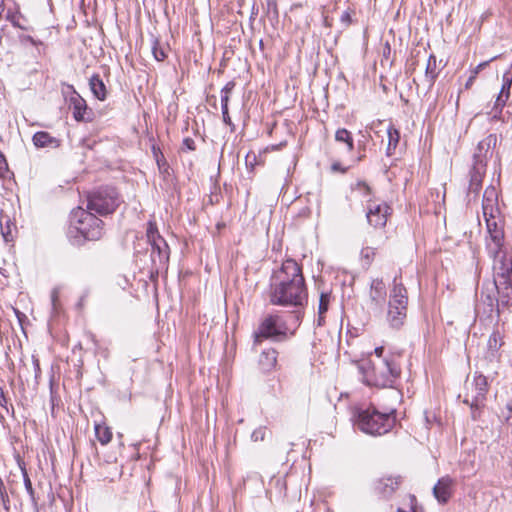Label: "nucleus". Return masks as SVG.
<instances>
[{
    "instance_id": "obj_1",
    "label": "nucleus",
    "mask_w": 512,
    "mask_h": 512,
    "mask_svg": "<svg viewBox=\"0 0 512 512\" xmlns=\"http://www.w3.org/2000/svg\"><path fill=\"white\" fill-rule=\"evenodd\" d=\"M360 369L364 383L376 388H394L401 375V368L394 358L370 359Z\"/></svg>"
},
{
    "instance_id": "obj_2",
    "label": "nucleus",
    "mask_w": 512,
    "mask_h": 512,
    "mask_svg": "<svg viewBox=\"0 0 512 512\" xmlns=\"http://www.w3.org/2000/svg\"><path fill=\"white\" fill-rule=\"evenodd\" d=\"M308 299L305 284L296 279L291 283L271 284L270 302L279 306H303Z\"/></svg>"
},
{
    "instance_id": "obj_3",
    "label": "nucleus",
    "mask_w": 512,
    "mask_h": 512,
    "mask_svg": "<svg viewBox=\"0 0 512 512\" xmlns=\"http://www.w3.org/2000/svg\"><path fill=\"white\" fill-rule=\"evenodd\" d=\"M395 409L381 413L376 409H366L359 413L357 426L369 435L377 436L389 432L395 424Z\"/></svg>"
},
{
    "instance_id": "obj_4",
    "label": "nucleus",
    "mask_w": 512,
    "mask_h": 512,
    "mask_svg": "<svg viewBox=\"0 0 512 512\" xmlns=\"http://www.w3.org/2000/svg\"><path fill=\"white\" fill-rule=\"evenodd\" d=\"M408 294L405 286L398 278L393 280L390 290L387 320L391 327L399 328L403 325L407 314Z\"/></svg>"
},
{
    "instance_id": "obj_5",
    "label": "nucleus",
    "mask_w": 512,
    "mask_h": 512,
    "mask_svg": "<svg viewBox=\"0 0 512 512\" xmlns=\"http://www.w3.org/2000/svg\"><path fill=\"white\" fill-rule=\"evenodd\" d=\"M493 259L494 285L499 292L506 290V297L512 289V257L507 254L506 247H500L497 253L488 252Z\"/></svg>"
},
{
    "instance_id": "obj_6",
    "label": "nucleus",
    "mask_w": 512,
    "mask_h": 512,
    "mask_svg": "<svg viewBox=\"0 0 512 512\" xmlns=\"http://www.w3.org/2000/svg\"><path fill=\"white\" fill-rule=\"evenodd\" d=\"M71 221L77 232L86 240H99L103 235V221L89 210L81 207L73 210Z\"/></svg>"
},
{
    "instance_id": "obj_7",
    "label": "nucleus",
    "mask_w": 512,
    "mask_h": 512,
    "mask_svg": "<svg viewBox=\"0 0 512 512\" xmlns=\"http://www.w3.org/2000/svg\"><path fill=\"white\" fill-rule=\"evenodd\" d=\"M288 326L282 316L268 314L259 323L257 330L253 333L254 345H259L265 339L281 341L288 337Z\"/></svg>"
},
{
    "instance_id": "obj_8",
    "label": "nucleus",
    "mask_w": 512,
    "mask_h": 512,
    "mask_svg": "<svg viewBox=\"0 0 512 512\" xmlns=\"http://www.w3.org/2000/svg\"><path fill=\"white\" fill-rule=\"evenodd\" d=\"M87 208L101 216L113 213L120 205L121 199L115 188L105 186L88 195Z\"/></svg>"
},
{
    "instance_id": "obj_9",
    "label": "nucleus",
    "mask_w": 512,
    "mask_h": 512,
    "mask_svg": "<svg viewBox=\"0 0 512 512\" xmlns=\"http://www.w3.org/2000/svg\"><path fill=\"white\" fill-rule=\"evenodd\" d=\"M146 236L151 246L150 256L152 266L158 272V270L164 268L169 261V246L166 240L158 233L156 225L152 222L148 224Z\"/></svg>"
},
{
    "instance_id": "obj_10",
    "label": "nucleus",
    "mask_w": 512,
    "mask_h": 512,
    "mask_svg": "<svg viewBox=\"0 0 512 512\" xmlns=\"http://www.w3.org/2000/svg\"><path fill=\"white\" fill-rule=\"evenodd\" d=\"M488 391L487 378L482 374H475L473 381L466 385L464 403H472L474 406L484 405Z\"/></svg>"
},
{
    "instance_id": "obj_11",
    "label": "nucleus",
    "mask_w": 512,
    "mask_h": 512,
    "mask_svg": "<svg viewBox=\"0 0 512 512\" xmlns=\"http://www.w3.org/2000/svg\"><path fill=\"white\" fill-rule=\"evenodd\" d=\"M485 220L488 232L486 250L487 252L497 253L500 247L505 246L503 227L496 221L495 213L492 216L485 217Z\"/></svg>"
},
{
    "instance_id": "obj_12",
    "label": "nucleus",
    "mask_w": 512,
    "mask_h": 512,
    "mask_svg": "<svg viewBox=\"0 0 512 512\" xmlns=\"http://www.w3.org/2000/svg\"><path fill=\"white\" fill-rule=\"evenodd\" d=\"M296 279L300 284H305L301 267L295 260L287 259L282 263L281 268L274 273L272 284L291 283Z\"/></svg>"
},
{
    "instance_id": "obj_13",
    "label": "nucleus",
    "mask_w": 512,
    "mask_h": 512,
    "mask_svg": "<svg viewBox=\"0 0 512 512\" xmlns=\"http://www.w3.org/2000/svg\"><path fill=\"white\" fill-rule=\"evenodd\" d=\"M390 213L391 207L387 203H376L372 199H367L366 218L369 225L374 228H384Z\"/></svg>"
},
{
    "instance_id": "obj_14",
    "label": "nucleus",
    "mask_w": 512,
    "mask_h": 512,
    "mask_svg": "<svg viewBox=\"0 0 512 512\" xmlns=\"http://www.w3.org/2000/svg\"><path fill=\"white\" fill-rule=\"evenodd\" d=\"M387 291L382 279L376 278L371 281L367 307L372 311H379L386 301Z\"/></svg>"
},
{
    "instance_id": "obj_15",
    "label": "nucleus",
    "mask_w": 512,
    "mask_h": 512,
    "mask_svg": "<svg viewBox=\"0 0 512 512\" xmlns=\"http://www.w3.org/2000/svg\"><path fill=\"white\" fill-rule=\"evenodd\" d=\"M70 107L73 110V117L76 121L90 122L93 119V112L88 108L86 101L73 90L69 99Z\"/></svg>"
},
{
    "instance_id": "obj_16",
    "label": "nucleus",
    "mask_w": 512,
    "mask_h": 512,
    "mask_svg": "<svg viewBox=\"0 0 512 512\" xmlns=\"http://www.w3.org/2000/svg\"><path fill=\"white\" fill-rule=\"evenodd\" d=\"M497 136L495 134H489L487 137L482 139L475 150L473 155L474 165L483 164L486 167L487 159L492 155V150L496 146Z\"/></svg>"
},
{
    "instance_id": "obj_17",
    "label": "nucleus",
    "mask_w": 512,
    "mask_h": 512,
    "mask_svg": "<svg viewBox=\"0 0 512 512\" xmlns=\"http://www.w3.org/2000/svg\"><path fill=\"white\" fill-rule=\"evenodd\" d=\"M401 482L400 476H384L374 482V490L382 498H389L399 488Z\"/></svg>"
},
{
    "instance_id": "obj_18",
    "label": "nucleus",
    "mask_w": 512,
    "mask_h": 512,
    "mask_svg": "<svg viewBox=\"0 0 512 512\" xmlns=\"http://www.w3.org/2000/svg\"><path fill=\"white\" fill-rule=\"evenodd\" d=\"M454 484V480L448 475L441 477L438 480L433 487V495L439 503L445 504L448 502L452 496Z\"/></svg>"
},
{
    "instance_id": "obj_19",
    "label": "nucleus",
    "mask_w": 512,
    "mask_h": 512,
    "mask_svg": "<svg viewBox=\"0 0 512 512\" xmlns=\"http://www.w3.org/2000/svg\"><path fill=\"white\" fill-rule=\"evenodd\" d=\"M504 333L501 332L498 328L495 329L492 334L489 336L487 342V353L486 358L489 361H494L499 359V350L504 345Z\"/></svg>"
},
{
    "instance_id": "obj_20",
    "label": "nucleus",
    "mask_w": 512,
    "mask_h": 512,
    "mask_svg": "<svg viewBox=\"0 0 512 512\" xmlns=\"http://www.w3.org/2000/svg\"><path fill=\"white\" fill-rule=\"evenodd\" d=\"M498 194L494 187L489 186L485 189L482 201V209L484 217L492 216L498 212L497 208Z\"/></svg>"
},
{
    "instance_id": "obj_21",
    "label": "nucleus",
    "mask_w": 512,
    "mask_h": 512,
    "mask_svg": "<svg viewBox=\"0 0 512 512\" xmlns=\"http://www.w3.org/2000/svg\"><path fill=\"white\" fill-rule=\"evenodd\" d=\"M512 84V74L507 71L503 75V85L502 89L498 94V97L495 101L494 109L498 110V112H501V109L505 106L506 101L509 98V91Z\"/></svg>"
},
{
    "instance_id": "obj_22",
    "label": "nucleus",
    "mask_w": 512,
    "mask_h": 512,
    "mask_svg": "<svg viewBox=\"0 0 512 512\" xmlns=\"http://www.w3.org/2000/svg\"><path fill=\"white\" fill-rule=\"evenodd\" d=\"M485 168L486 167H483V164L473 165L470 171L469 192H479L482 185V178L485 173Z\"/></svg>"
},
{
    "instance_id": "obj_23",
    "label": "nucleus",
    "mask_w": 512,
    "mask_h": 512,
    "mask_svg": "<svg viewBox=\"0 0 512 512\" xmlns=\"http://www.w3.org/2000/svg\"><path fill=\"white\" fill-rule=\"evenodd\" d=\"M439 72L440 69L437 66V59L435 55L431 54L428 57L425 69V82L427 83L428 89H431L433 87Z\"/></svg>"
},
{
    "instance_id": "obj_24",
    "label": "nucleus",
    "mask_w": 512,
    "mask_h": 512,
    "mask_svg": "<svg viewBox=\"0 0 512 512\" xmlns=\"http://www.w3.org/2000/svg\"><path fill=\"white\" fill-rule=\"evenodd\" d=\"M90 90L93 95L100 101H104L107 97L106 86L99 74H93L89 79Z\"/></svg>"
},
{
    "instance_id": "obj_25",
    "label": "nucleus",
    "mask_w": 512,
    "mask_h": 512,
    "mask_svg": "<svg viewBox=\"0 0 512 512\" xmlns=\"http://www.w3.org/2000/svg\"><path fill=\"white\" fill-rule=\"evenodd\" d=\"M33 144L38 148L44 147H58L59 140L52 137L48 132L39 131L33 135Z\"/></svg>"
},
{
    "instance_id": "obj_26",
    "label": "nucleus",
    "mask_w": 512,
    "mask_h": 512,
    "mask_svg": "<svg viewBox=\"0 0 512 512\" xmlns=\"http://www.w3.org/2000/svg\"><path fill=\"white\" fill-rule=\"evenodd\" d=\"M277 363V351L273 348L262 351L259 357V365L265 371H269L275 367Z\"/></svg>"
},
{
    "instance_id": "obj_27",
    "label": "nucleus",
    "mask_w": 512,
    "mask_h": 512,
    "mask_svg": "<svg viewBox=\"0 0 512 512\" xmlns=\"http://www.w3.org/2000/svg\"><path fill=\"white\" fill-rule=\"evenodd\" d=\"M387 136H388V145H387V149H386V154L388 156H391L399 143L400 133L393 125H390L387 128Z\"/></svg>"
},
{
    "instance_id": "obj_28",
    "label": "nucleus",
    "mask_w": 512,
    "mask_h": 512,
    "mask_svg": "<svg viewBox=\"0 0 512 512\" xmlns=\"http://www.w3.org/2000/svg\"><path fill=\"white\" fill-rule=\"evenodd\" d=\"M335 140L338 143H344L349 152L354 149V141L350 131L345 128H339L335 132Z\"/></svg>"
},
{
    "instance_id": "obj_29",
    "label": "nucleus",
    "mask_w": 512,
    "mask_h": 512,
    "mask_svg": "<svg viewBox=\"0 0 512 512\" xmlns=\"http://www.w3.org/2000/svg\"><path fill=\"white\" fill-rule=\"evenodd\" d=\"M94 429L96 438L102 445H106L111 441L112 432L109 427L95 424Z\"/></svg>"
},
{
    "instance_id": "obj_30",
    "label": "nucleus",
    "mask_w": 512,
    "mask_h": 512,
    "mask_svg": "<svg viewBox=\"0 0 512 512\" xmlns=\"http://www.w3.org/2000/svg\"><path fill=\"white\" fill-rule=\"evenodd\" d=\"M9 222H10V219L8 216L0 217L1 231H2L3 237L6 241H10L12 239V230H11V226H10Z\"/></svg>"
},
{
    "instance_id": "obj_31",
    "label": "nucleus",
    "mask_w": 512,
    "mask_h": 512,
    "mask_svg": "<svg viewBox=\"0 0 512 512\" xmlns=\"http://www.w3.org/2000/svg\"><path fill=\"white\" fill-rule=\"evenodd\" d=\"M329 304H330V294L321 293L320 299H319V305H318V314L325 315V313L328 311Z\"/></svg>"
},
{
    "instance_id": "obj_32",
    "label": "nucleus",
    "mask_w": 512,
    "mask_h": 512,
    "mask_svg": "<svg viewBox=\"0 0 512 512\" xmlns=\"http://www.w3.org/2000/svg\"><path fill=\"white\" fill-rule=\"evenodd\" d=\"M152 54L157 61H163L167 57L165 50L160 47L157 39L153 40Z\"/></svg>"
},
{
    "instance_id": "obj_33",
    "label": "nucleus",
    "mask_w": 512,
    "mask_h": 512,
    "mask_svg": "<svg viewBox=\"0 0 512 512\" xmlns=\"http://www.w3.org/2000/svg\"><path fill=\"white\" fill-rule=\"evenodd\" d=\"M20 469H21V472H22V475H23V481H24V485H25V489L27 491V493L29 494V496L31 497L32 500L35 499L34 495H35V492H34V489L32 487V483H31V480L28 476V473H27V470L24 466H20Z\"/></svg>"
},
{
    "instance_id": "obj_34",
    "label": "nucleus",
    "mask_w": 512,
    "mask_h": 512,
    "mask_svg": "<svg viewBox=\"0 0 512 512\" xmlns=\"http://www.w3.org/2000/svg\"><path fill=\"white\" fill-rule=\"evenodd\" d=\"M354 190L357 191L362 197L371 199V188L365 182L359 181L356 184Z\"/></svg>"
},
{
    "instance_id": "obj_35",
    "label": "nucleus",
    "mask_w": 512,
    "mask_h": 512,
    "mask_svg": "<svg viewBox=\"0 0 512 512\" xmlns=\"http://www.w3.org/2000/svg\"><path fill=\"white\" fill-rule=\"evenodd\" d=\"M375 249L372 248V247H364L362 250H361V257L363 260L366 261V264L367 265H370L372 260L374 259L375 257Z\"/></svg>"
},
{
    "instance_id": "obj_36",
    "label": "nucleus",
    "mask_w": 512,
    "mask_h": 512,
    "mask_svg": "<svg viewBox=\"0 0 512 512\" xmlns=\"http://www.w3.org/2000/svg\"><path fill=\"white\" fill-rule=\"evenodd\" d=\"M0 500L3 504L4 509L8 511L10 506V499L5 489L3 481H0Z\"/></svg>"
},
{
    "instance_id": "obj_37",
    "label": "nucleus",
    "mask_w": 512,
    "mask_h": 512,
    "mask_svg": "<svg viewBox=\"0 0 512 512\" xmlns=\"http://www.w3.org/2000/svg\"><path fill=\"white\" fill-rule=\"evenodd\" d=\"M266 435V427H258L251 434V439L254 442L263 441Z\"/></svg>"
},
{
    "instance_id": "obj_38",
    "label": "nucleus",
    "mask_w": 512,
    "mask_h": 512,
    "mask_svg": "<svg viewBox=\"0 0 512 512\" xmlns=\"http://www.w3.org/2000/svg\"><path fill=\"white\" fill-rule=\"evenodd\" d=\"M8 173V164L4 154L0 151V178H5Z\"/></svg>"
},
{
    "instance_id": "obj_39",
    "label": "nucleus",
    "mask_w": 512,
    "mask_h": 512,
    "mask_svg": "<svg viewBox=\"0 0 512 512\" xmlns=\"http://www.w3.org/2000/svg\"><path fill=\"white\" fill-rule=\"evenodd\" d=\"M502 416L505 418L506 422L512 424V401L506 404L505 408L502 410Z\"/></svg>"
},
{
    "instance_id": "obj_40",
    "label": "nucleus",
    "mask_w": 512,
    "mask_h": 512,
    "mask_svg": "<svg viewBox=\"0 0 512 512\" xmlns=\"http://www.w3.org/2000/svg\"><path fill=\"white\" fill-rule=\"evenodd\" d=\"M467 405L470 406L471 408V417L473 420H478L480 418V414H481V408L484 406V405H477V406H474L472 403H466Z\"/></svg>"
},
{
    "instance_id": "obj_41",
    "label": "nucleus",
    "mask_w": 512,
    "mask_h": 512,
    "mask_svg": "<svg viewBox=\"0 0 512 512\" xmlns=\"http://www.w3.org/2000/svg\"><path fill=\"white\" fill-rule=\"evenodd\" d=\"M59 294H60L59 288L55 287L52 289L50 297H51V303H52L54 310L57 309V301L59 298Z\"/></svg>"
},
{
    "instance_id": "obj_42",
    "label": "nucleus",
    "mask_w": 512,
    "mask_h": 512,
    "mask_svg": "<svg viewBox=\"0 0 512 512\" xmlns=\"http://www.w3.org/2000/svg\"><path fill=\"white\" fill-rule=\"evenodd\" d=\"M384 347L383 346H379V347H376L374 349V358L373 359H378V358H394L393 355H384Z\"/></svg>"
},
{
    "instance_id": "obj_43",
    "label": "nucleus",
    "mask_w": 512,
    "mask_h": 512,
    "mask_svg": "<svg viewBox=\"0 0 512 512\" xmlns=\"http://www.w3.org/2000/svg\"><path fill=\"white\" fill-rule=\"evenodd\" d=\"M183 146L189 150V151H194L195 150V142L192 138L190 137H187L183 140Z\"/></svg>"
},
{
    "instance_id": "obj_44",
    "label": "nucleus",
    "mask_w": 512,
    "mask_h": 512,
    "mask_svg": "<svg viewBox=\"0 0 512 512\" xmlns=\"http://www.w3.org/2000/svg\"><path fill=\"white\" fill-rule=\"evenodd\" d=\"M222 110V117H223V121L227 124V125H231L232 124V121H231V118L229 116V111H228V107H223L221 108Z\"/></svg>"
},
{
    "instance_id": "obj_45",
    "label": "nucleus",
    "mask_w": 512,
    "mask_h": 512,
    "mask_svg": "<svg viewBox=\"0 0 512 512\" xmlns=\"http://www.w3.org/2000/svg\"><path fill=\"white\" fill-rule=\"evenodd\" d=\"M235 87V83L233 81H229L226 85L221 89V93L230 94Z\"/></svg>"
},
{
    "instance_id": "obj_46",
    "label": "nucleus",
    "mask_w": 512,
    "mask_h": 512,
    "mask_svg": "<svg viewBox=\"0 0 512 512\" xmlns=\"http://www.w3.org/2000/svg\"><path fill=\"white\" fill-rule=\"evenodd\" d=\"M497 292H498V294L501 295V300H500L501 305H503V306L507 305L508 301H509V298H510V296L506 297V292L507 291L504 290L503 292H499V291H497ZM511 292H512V289L509 291V295H511Z\"/></svg>"
},
{
    "instance_id": "obj_47",
    "label": "nucleus",
    "mask_w": 512,
    "mask_h": 512,
    "mask_svg": "<svg viewBox=\"0 0 512 512\" xmlns=\"http://www.w3.org/2000/svg\"><path fill=\"white\" fill-rule=\"evenodd\" d=\"M267 6L269 11H273L276 15L278 14L276 0H267Z\"/></svg>"
},
{
    "instance_id": "obj_48",
    "label": "nucleus",
    "mask_w": 512,
    "mask_h": 512,
    "mask_svg": "<svg viewBox=\"0 0 512 512\" xmlns=\"http://www.w3.org/2000/svg\"><path fill=\"white\" fill-rule=\"evenodd\" d=\"M220 96H221V108L228 107L230 94L220 92Z\"/></svg>"
},
{
    "instance_id": "obj_49",
    "label": "nucleus",
    "mask_w": 512,
    "mask_h": 512,
    "mask_svg": "<svg viewBox=\"0 0 512 512\" xmlns=\"http://www.w3.org/2000/svg\"><path fill=\"white\" fill-rule=\"evenodd\" d=\"M33 366H34V370H35V377L38 378V376L40 374V364H39V360L35 357H33Z\"/></svg>"
},
{
    "instance_id": "obj_50",
    "label": "nucleus",
    "mask_w": 512,
    "mask_h": 512,
    "mask_svg": "<svg viewBox=\"0 0 512 512\" xmlns=\"http://www.w3.org/2000/svg\"><path fill=\"white\" fill-rule=\"evenodd\" d=\"M7 399L5 397L3 389L0 387V406L6 408Z\"/></svg>"
},
{
    "instance_id": "obj_51",
    "label": "nucleus",
    "mask_w": 512,
    "mask_h": 512,
    "mask_svg": "<svg viewBox=\"0 0 512 512\" xmlns=\"http://www.w3.org/2000/svg\"><path fill=\"white\" fill-rule=\"evenodd\" d=\"M155 159H156V162H157L159 168H161L162 165H166V161L164 160V157L162 154L160 156L155 157Z\"/></svg>"
},
{
    "instance_id": "obj_52",
    "label": "nucleus",
    "mask_w": 512,
    "mask_h": 512,
    "mask_svg": "<svg viewBox=\"0 0 512 512\" xmlns=\"http://www.w3.org/2000/svg\"><path fill=\"white\" fill-rule=\"evenodd\" d=\"M341 20L343 22H350V14L348 12H344L341 16Z\"/></svg>"
},
{
    "instance_id": "obj_53",
    "label": "nucleus",
    "mask_w": 512,
    "mask_h": 512,
    "mask_svg": "<svg viewBox=\"0 0 512 512\" xmlns=\"http://www.w3.org/2000/svg\"><path fill=\"white\" fill-rule=\"evenodd\" d=\"M332 170H333V171H341V172H345V171H346L345 169H342V168L340 167V164H339V163H334V164L332 165Z\"/></svg>"
},
{
    "instance_id": "obj_54",
    "label": "nucleus",
    "mask_w": 512,
    "mask_h": 512,
    "mask_svg": "<svg viewBox=\"0 0 512 512\" xmlns=\"http://www.w3.org/2000/svg\"><path fill=\"white\" fill-rule=\"evenodd\" d=\"M324 324V315L318 314L317 325L322 326Z\"/></svg>"
},
{
    "instance_id": "obj_55",
    "label": "nucleus",
    "mask_w": 512,
    "mask_h": 512,
    "mask_svg": "<svg viewBox=\"0 0 512 512\" xmlns=\"http://www.w3.org/2000/svg\"><path fill=\"white\" fill-rule=\"evenodd\" d=\"M486 300H487V303H488V305H489L490 307H493V306H494V298H493V297H491V296H489V295H488V296L486 297Z\"/></svg>"
},
{
    "instance_id": "obj_56",
    "label": "nucleus",
    "mask_w": 512,
    "mask_h": 512,
    "mask_svg": "<svg viewBox=\"0 0 512 512\" xmlns=\"http://www.w3.org/2000/svg\"><path fill=\"white\" fill-rule=\"evenodd\" d=\"M486 65H487V62L480 63V64L477 66L475 73H478V71H479V70H481V69H483Z\"/></svg>"
},
{
    "instance_id": "obj_57",
    "label": "nucleus",
    "mask_w": 512,
    "mask_h": 512,
    "mask_svg": "<svg viewBox=\"0 0 512 512\" xmlns=\"http://www.w3.org/2000/svg\"><path fill=\"white\" fill-rule=\"evenodd\" d=\"M153 154L155 157H157V156H160L162 153L160 152V150L158 148L153 146Z\"/></svg>"
},
{
    "instance_id": "obj_58",
    "label": "nucleus",
    "mask_w": 512,
    "mask_h": 512,
    "mask_svg": "<svg viewBox=\"0 0 512 512\" xmlns=\"http://www.w3.org/2000/svg\"><path fill=\"white\" fill-rule=\"evenodd\" d=\"M473 79H474V77H473V76L469 78V80H468V81H467V83H466V86H467V87L471 84V82L473 81Z\"/></svg>"
},
{
    "instance_id": "obj_59",
    "label": "nucleus",
    "mask_w": 512,
    "mask_h": 512,
    "mask_svg": "<svg viewBox=\"0 0 512 512\" xmlns=\"http://www.w3.org/2000/svg\"><path fill=\"white\" fill-rule=\"evenodd\" d=\"M500 313V310H499V301L497 300V314L499 315Z\"/></svg>"
}]
</instances>
